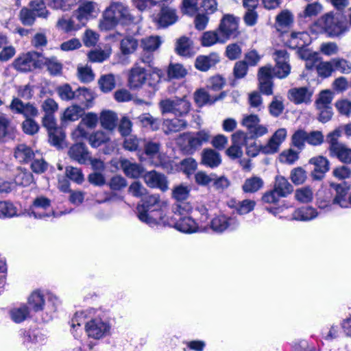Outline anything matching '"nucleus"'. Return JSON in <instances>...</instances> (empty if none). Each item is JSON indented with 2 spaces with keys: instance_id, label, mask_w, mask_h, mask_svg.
Returning <instances> with one entry per match:
<instances>
[{
  "instance_id": "a18cd8bd",
  "label": "nucleus",
  "mask_w": 351,
  "mask_h": 351,
  "mask_svg": "<svg viewBox=\"0 0 351 351\" xmlns=\"http://www.w3.org/2000/svg\"><path fill=\"white\" fill-rule=\"evenodd\" d=\"M11 319L16 323H21L29 316V308L25 305L13 308L10 311Z\"/></svg>"
},
{
  "instance_id": "69168bd1",
  "label": "nucleus",
  "mask_w": 351,
  "mask_h": 351,
  "mask_svg": "<svg viewBox=\"0 0 351 351\" xmlns=\"http://www.w3.org/2000/svg\"><path fill=\"white\" fill-rule=\"evenodd\" d=\"M33 180L32 174L26 169H20L15 177L16 183L24 186L29 185Z\"/></svg>"
},
{
  "instance_id": "58836bf2",
  "label": "nucleus",
  "mask_w": 351,
  "mask_h": 351,
  "mask_svg": "<svg viewBox=\"0 0 351 351\" xmlns=\"http://www.w3.org/2000/svg\"><path fill=\"white\" fill-rule=\"evenodd\" d=\"M309 35L306 32H292L289 40V46L293 49L306 47L308 43Z\"/></svg>"
},
{
  "instance_id": "aec40b11",
  "label": "nucleus",
  "mask_w": 351,
  "mask_h": 351,
  "mask_svg": "<svg viewBox=\"0 0 351 351\" xmlns=\"http://www.w3.org/2000/svg\"><path fill=\"white\" fill-rule=\"evenodd\" d=\"M160 13L158 14L157 22L163 27L175 23L178 20L176 10L169 4H160Z\"/></svg>"
},
{
  "instance_id": "473e14b6",
  "label": "nucleus",
  "mask_w": 351,
  "mask_h": 351,
  "mask_svg": "<svg viewBox=\"0 0 351 351\" xmlns=\"http://www.w3.org/2000/svg\"><path fill=\"white\" fill-rule=\"evenodd\" d=\"M176 51L182 56L190 57L193 56V42L188 37L182 36L176 42Z\"/></svg>"
},
{
  "instance_id": "f257e3e1",
  "label": "nucleus",
  "mask_w": 351,
  "mask_h": 351,
  "mask_svg": "<svg viewBox=\"0 0 351 351\" xmlns=\"http://www.w3.org/2000/svg\"><path fill=\"white\" fill-rule=\"evenodd\" d=\"M167 202L158 194L145 196L136 207L138 219L149 226L171 225L165 214Z\"/></svg>"
},
{
  "instance_id": "864d4df0",
  "label": "nucleus",
  "mask_w": 351,
  "mask_h": 351,
  "mask_svg": "<svg viewBox=\"0 0 351 351\" xmlns=\"http://www.w3.org/2000/svg\"><path fill=\"white\" fill-rule=\"evenodd\" d=\"M293 22V16L288 10L280 12L276 17V25L280 27H289Z\"/></svg>"
},
{
  "instance_id": "4c0bfd02",
  "label": "nucleus",
  "mask_w": 351,
  "mask_h": 351,
  "mask_svg": "<svg viewBox=\"0 0 351 351\" xmlns=\"http://www.w3.org/2000/svg\"><path fill=\"white\" fill-rule=\"evenodd\" d=\"M56 26L60 31L67 34L75 32L82 27L81 23L76 24L72 19H66L65 17L59 19Z\"/></svg>"
},
{
  "instance_id": "4468645a",
  "label": "nucleus",
  "mask_w": 351,
  "mask_h": 351,
  "mask_svg": "<svg viewBox=\"0 0 351 351\" xmlns=\"http://www.w3.org/2000/svg\"><path fill=\"white\" fill-rule=\"evenodd\" d=\"M85 330L89 337L100 339L110 333V326L100 318H95L86 324Z\"/></svg>"
},
{
  "instance_id": "09e8293b",
  "label": "nucleus",
  "mask_w": 351,
  "mask_h": 351,
  "mask_svg": "<svg viewBox=\"0 0 351 351\" xmlns=\"http://www.w3.org/2000/svg\"><path fill=\"white\" fill-rule=\"evenodd\" d=\"M256 202L251 199H244L238 202H234L232 208L235 209L239 215H245L254 210Z\"/></svg>"
},
{
  "instance_id": "423d86ee",
  "label": "nucleus",
  "mask_w": 351,
  "mask_h": 351,
  "mask_svg": "<svg viewBox=\"0 0 351 351\" xmlns=\"http://www.w3.org/2000/svg\"><path fill=\"white\" fill-rule=\"evenodd\" d=\"M340 132L335 130L327 135L326 141L329 144L328 152L331 157L337 158L343 164H351V148L339 141Z\"/></svg>"
},
{
  "instance_id": "f8f14e48",
  "label": "nucleus",
  "mask_w": 351,
  "mask_h": 351,
  "mask_svg": "<svg viewBox=\"0 0 351 351\" xmlns=\"http://www.w3.org/2000/svg\"><path fill=\"white\" fill-rule=\"evenodd\" d=\"M99 12V5L96 2L84 1L80 4L73 16L84 26L89 19L97 17Z\"/></svg>"
},
{
  "instance_id": "0e129e2a",
  "label": "nucleus",
  "mask_w": 351,
  "mask_h": 351,
  "mask_svg": "<svg viewBox=\"0 0 351 351\" xmlns=\"http://www.w3.org/2000/svg\"><path fill=\"white\" fill-rule=\"evenodd\" d=\"M133 5L139 11L144 12L160 5V0H132Z\"/></svg>"
},
{
  "instance_id": "37998d69",
  "label": "nucleus",
  "mask_w": 351,
  "mask_h": 351,
  "mask_svg": "<svg viewBox=\"0 0 351 351\" xmlns=\"http://www.w3.org/2000/svg\"><path fill=\"white\" fill-rule=\"evenodd\" d=\"M162 43L159 36H151L141 40V47L144 51L153 52L160 46Z\"/></svg>"
},
{
  "instance_id": "6e6d98bb",
  "label": "nucleus",
  "mask_w": 351,
  "mask_h": 351,
  "mask_svg": "<svg viewBox=\"0 0 351 351\" xmlns=\"http://www.w3.org/2000/svg\"><path fill=\"white\" fill-rule=\"evenodd\" d=\"M28 7L36 12L38 17L47 18L49 14V11L47 10L45 3L43 0H33L28 4Z\"/></svg>"
},
{
  "instance_id": "5fc2aeb1",
  "label": "nucleus",
  "mask_w": 351,
  "mask_h": 351,
  "mask_svg": "<svg viewBox=\"0 0 351 351\" xmlns=\"http://www.w3.org/2000/svg\"><path fill=\"white\" fill-rule=\"evenodd\" d=\"M306 142V131L302 129L296 130L291 137V143L293 147L301 151L304 148Z\"/></svg>"
},
{
  "instance_id": "72a5a7b5",
  "label": "nucleus",
  "mask_w": 351,
  "mask_h": 351,
  "mask_svg": "<svg viewBox=\"0 0 351 351\" xmlns=\"http://www.w3.org/2000/svg\"><path fill=\"white\" fill-rule=\"evenodd\" d=\"M110 141V137L109 134L101 130L93 132L88 137V143L93 148H97L103 145H106Z\"/></svg>"
},
{
  "instance_id": "603ef678",
  "label": "nucleus",
  "mask_w": 351,
  "mask_h": 351,
  "mask_svg": "<svg viewBox=\"0 0 351 351\" xmlns=\"http://www.w3.org/2000/svg\"><path fill=\"white\" fill-rule=\"evenodd\" d=\"M332 66L335 71H339L343 74L351 73V62L342 58H335L332 59Z\"/></svg>"
},
{
  "instance_id": "393cba45",
  "label": "nucleus",
  "mask_w": 351,
  "mask_h": 351,
  "mask_svg": "<svg viewBox=\"0 0 351 351\" xmlns=\"http://www.w3.org/2000/svg\"><path fill=\"white\" fill-rule=\"evenodd\" d=\"M335 190V195L332 199L333 204H337L341 208L351 206V192L348 196V189L341 184L336 185Z\"/></svg>"
},
{
  "instance_id": "6e6552de",
  "label": "nucleus",
  "mask_w": 351,
  "mask_h": 351,
  "mask_svg": "<svg viewBox=\"0 0 351 351\" xmlns=\"http://www.w3.org/2000/svg\"><path fill=\"white\" fill-rule=\"evenodd\" d=\"M210 134L208 131L202 130L195 132H186L181 135L184 141L182 149L189 154H193L200 149L202 145L210 139Z\"/></svg>"
},
{
  "instance_id": "c85d7f7f",
  "label": "nucleus",
  "mask_w": 351,
  "mask_h": 351,
  "mask_svg": "<svg viewBox=\"0 0 351 351\" xmlns=\"http://www.w3.org/2000/svg\"><path fill=\"white\" fill-rule=\"evenodd\" d=\"M221 162L220 154L212 149H205L202 153V163L207 167H218Z\"/></svg>"
},
{
  "instance_id": "052dcab7",
  "label": "nucleus",
  "mask_w": 351,
  "mask_h": 351,
  "mask_svg": "<svg viewBox=\"0 0 351 351\" xmlns=\"http://www.w3.org/2000/svg\"><path fill=\"white\" fill-rule=\"evenodd\" d=\"M295 197L301 203H308L313 199V193L311 189L302 187L295 191Z\"/></svg>"
},
{
  "instance_id": "680f3d73",
  "label": "nucleus",
  "mask_w": 351,
  "mask_h": 351,
  "mask_svg": "<svg viewBox=\"0 0 351 351\" xmlns=\"http://www.w3.org/2000/svg\"><path fill=\"white\" fill-rule=\"evenodd\" d=\"M28 303L34 311H41L45 303L43 295L38 291H34L29 296Z\"/></svg>"
},
{
  "instance_id": "bb28decb",
  "label": "nucleus",
  "mask_w": 351,
  "mask_h": 351,
  "mask_svg": "<svg viewBox=\"0 0 351 351\" xmlns=\"http://www.w3.org/2000/svg\"><path fill=\"white\" fill-rule=\"evenodd\" d=\"M120 165L124 173L131 178H137L144 172V169L141 165L132 162L128 159L121 160Z\"/></svg>"
},
{
  "instance_id": "0eeeda50",
  "label": "nucleus",
  "mask_w": 351,
  "mask_h": 351,
  "mask_svg": "<svg viewBox=\"0 0 351 351\" xmlns=\"http://www.w3.org/2000/svg\"><path fill=\"white\" fill-rule=\"evenodd\" d=\"M159 106L162 114L171 113L181 118L187 115L191 109V104L186 96L161 100Z\"/></svg>"
},
{
  "instance_id": "e433bc0d",
  "label": "nucleus",
  "mask_w": 351,
  "mask_h": 351,
  "mask_svg": "<svg viewBox=\"0 0 351 351\" xmlns=\"http://www.w3.org/2000/svg\"><path fill=\"white\" fill-rule=\"evenodd\" d=\"M84 114V108L77 105H73L64 110L61 120L63 122L75 121L82 117Z\"/></svg>"
},
{
  "instance_id": "4be33fe9",
  "label": "nucleus",
  "mask_w": 351,
  "mask_h": 351,
  "mask_svg": "<svg viewBox=\"0 0 351 351\" xmlns=\"http://www.w3.org/2000/svg\"><path fill=\"white\" fill-rule=\"evenodd\" d=\"M289 99L296 104L310 103L313 92L306 87L293 88L289 90Z\"/></svg>"
},
{
  "instance_id": "1a4fd4ad",
  "label": "nucleus",
  "mask_w": 351,
  "mask_h": 351,
  "mask_svg": "<svg viewBox=\"0 0 351 351\" xmlns=\"http://www.w3.org/2000/svg\"><path fill=\"white\" fill-rule=\"evenodd\" d=\"M41 53L36 51H29L17 57L12 63L13 67L18 71L27 73L35 69L41 68L40 60Z\"/></svg>"
},
{
  "instance_id": "f03ea898",
  "label": "nucleus",
  "mask_w": 351,
  "mask_h": 351,
  "mask_svg": "<svg viewBox=\"0 0 351 351\" xmlns=\"http://www.w3.org/2000/svg\"><path fill=\"white\" fill-rule=\"evenodd\" d=\"M135 23V17L129 6L121 1H112L103 12L99 27L101 31H108L118 25H129Z\"/></svg>"
},
{
  "instance_id": "cd10ccee",
  "label": "nucleus",
  "mask_w": 351,
  "mask_h": 351,
  "mask_svg": "<svg viewBox=\"0 0 351 351\" xmlns=\"http://www.w3.org/2000/svg\"><path fill=\"white\" fill-rule=\"evenodd\" d=\"M41 68L45 66L47 71L51 75H59L62 73V64L55 56L40 58Z\"/></svg>"
},
{
  "instance_id": "8fccbe9b",
  "label": "nucleus",
  "mask_w": 351,
  "mask_h": 351,
  "mask_svg": "<svg viewBox=\"0 0 351 351\" xmlns=\"http://www.w3.org/2000/svg\"><path fill=\"white\" fill-rule=\"evenodd\" d=\"M138 119L143 127L149 128L152 130H158L160 125V120L154 118L149 113L141 114Z\"/></svg>"
},
{
  "instance_id": "a19ab883",
  "label": "nucleus",
  "mask_w": 351,
  "mask_h": 351,
  "mask_svg": "<svg viewBox=\"0 0 351 351\" xmlns=\"http://www.w3.org/2000/svg\"><path fill=\"white\" fill-rule=\"evenodd\" d=\"M263 180L258 176H252L245 180L242 189L245 193H255L263 186Z\"/></svg>"
},
{
  "instance_id": "b1692460",
  "label": "nucleus",
  "mask_w": 351,
  "mask_h": 351,
  "mask_svg": "<svg viewBox=\"0 0 351 351\" xmlns=\"http://www.w3.org/2000/svg\"><path fill=\"white\" fill-rule=\"evenodd\" d=\"M219 62V56L215 53H210L208 56H199L195 60V68L201 71H207L215 66Z\"/></svg>"
},
{
  "instance_id": "c756f323",
  "label": "nucleus",
  "mask_w": 351,
  "mask_h": 351,
  "mask_svg": "<svg viewBox=\"0 0 351 351\" xmlns=\"http://www.w3.org/2000/svg\"><path fill=\"white\" fill-rule=\"evenodd\" d=\"M50 200L45 197H38L34 201L33 210L30 215H33L35 218L42 219L46 217H49L50 213L45 212H40L38 209L43 208L46 210L50 206Z\"/></svg>"
},
{
  "instance_id": "20e7f679",
  "label": "nucleus",
  "mask_w": 351,
  "mask_h": 351,
  "mask_svg": "<svg viewBox=\"0 0 351 351\" xmlns=\"http://www.w3.org/2000/svg\"><path fill=\"white\" fill-rule=\"evenodd\" d=\"M190 210V206L184 203H180L173 208L174 221L175 222H169L176 230L183 233L191 234L202 231V228L191 217L184 215Z\"/></svg>"
},
{
  "instance_id": "c9c22d12",
  "label": "nucleus",
  "mask_w": 351,
  "mask_h": 351,
  "mask_svg": "<svg viewBox=\"0 0 351 351\" xmlns=\"http://www.w3.org/2000/svg\"><path fill=\"white\" fill-rule=\"evenodd\" d=\"M202 45L204 47H210L216 43H224L226 41L217 29L215 31H208L203 34Z\"/></svg>"
},
{
  "instance_id": "4d7b16f0",
  "label": "nucleus",
  "mask_w": 351,
  "mask_h": 351,
  "mask_svg": "<svg viewBox=\"0 0 351 351\" xmlns=\"http://www.w3.org/2000/svg\"><path fill=\"white\" fill-rule=\"evenodd\" d=\"M100 89L104 93H108L115 87V80L112 74L102 75L98 82Z\"/></svg>"
},
{
  "instance_id": "79ce46f5",
  "label": "nucleus",
  "mask_w": 351,
  "mask_h": 351,
  "mask_svg": "<svg viewBox=\"0 0 351 351\" xmlns=\"http://www.w3.org/2000/svg\"><path fill=\"white\" fill-rule=\"evenodd\" d=\"M34 154L31 148L26 145L21 144L15 149L14 156L21 162H28L32 160Z\"/></svg>"
},
{
  "instance_id": "e2e57ef3",
  "label": "nucleus",
  "mask_w": 351,
  "mask_h": 351,
  "mask_svg": "<svg viewBox=\"0 0 351 351\" xmlns=\"http://www.w3.org/2000/svg\"><path fill=\"white\" fill-rule=\"evenodd\" d=\"M284 108L282 98L275 96L269 106V113L273 117H278L283 112Z\"/></svg>"
},
{
  "instance_id": "39448f33",
  "label": "nucleus",
  "mask_w": 351,
  "mask_h": 351,
  "mask_svg": "<svg viewBox=\"0 0 351 351\" xmlns=\"http://www.w3.org/2000/svg\"><path fill=\"white\" fill-rule=\"evenodd\" d=\"M160 80V75L158 72H153L147 75L145 69L141 66L140 62H136L130 69L128 76V86L131 89L137 90L148 82L151 87H154Z\"/></svg>"
},
{
  "instance_id": "a211bd4d",
  "label": "nucleus",
  "mask_w": 351,
  "mask_h": 351,
  "mask_svg": "<svg viewBox=\"0 0 351 351\" xmlns=\"http://www.w3.org/2000/svg\"><path fill=\"white\" fill-rule=\"evenodd\" d=\"M210 226L215 232H222L228 229L231 230L237 229L239 226V221L234 216L220 215L212 219Z\"/></svg>"
},
{
  "instance_id": "338daca9",
  "label": "nucleus",
  "mask_w": 351,
  "mask_h": 351,
  "mask_svg": "<svg viewBox=\"0 0 351 351\" xmlns=\"http://www.w3.org/2000/svg\"><path fill=\"white\" fill-rule=\"evenodd\" d=\"M160 148L161 143L158 141H148L144 144L145 153L150 158L156 156L160 153Z\"/></svg>"
},
{
  "instance_id": "dca6fc26",
  "label": "nucleus",
  "mask_w": 351,
  "mask_h": 351,
  "mask_svg": "<svg viewBox=\"0 0 351 351\" xmlns=\"http://www.w3.org/2000/svg\"><path fill=\"white\" fill-rule=\"evenodd\" d=\"M308 163L314 167L311 173L313 180H322L330 169L329 160L322 156L311 158Z\"/></svg>"
},
{
  "instance_id": "9d476101",
  "label": "nucleus",
  "mask_w": 351,
  "mask_h": 351,
  "mask_svg": "<svg viewBox=\"0 0 351 351\" xmlns=\"http://www.w3.org/2000/svg\"><path fill=\"white\" fill-rule=\"evenodd\" d=\"M239 18L232 14H225L220 21L218 31L226 42L230 38H234L239 34Z\"/></svg>"
},
{
  "instance_id": "3c124183",
  "label": "nucleus",
  "mask_w": 351,
  "mask_h": 351,
  "mask_svg": "<svg viewBox=\"0 0 351 351\" xmlns=\"http://www.w3.org/2000/svg\"><path fill=\"white\" fill-rule=\"evenodd\" d=\"M56 92L63 101H71L76 99V90H73L69 84H64L56 88Z\"/></svg>"
},
{
  "instance_id": "2eb2a0df",
  "label": "nucleus",
  "mask_w": 351,
  "mask_h": 351,
  "mask_svg": "<svg viewBox=\"0 0 351 351\" xmlns=\"http://www.w3.org/2000/svg\"><path fill=\"white\" fill-rule=\"evenodd\" d=\"M272 66L266 65L258 69V79L259 82V88L262 93L271 95L273 94V82L274 77Z\"/></svg>"
},
{
  "instance_id": "7c9ffc66",
  "label": "nucleus",
  "mask_w": 351,
  "mask_h": 351,
  "mask_svg": "<svg viewBox=\"0 0 351 351\" xmlns=\"http://www.w3.org/2000/svg\"><path fill=\"white\" fill-rule=\"evenodd\" d=\"M274 189L281 197H287L293 191V186L282 176L276 177Z\"/></svg>"
},
{
  "instance_id": "9b49d317",
  "label": "nucleus",
  "mask_w": 351,
  "mask_h": 351,
  "mask_svg": "<svg viewBox=\"0 0 351 351\" xmlns=\"http://www.w3.org/2000/svg\"><path fill=\"white\" fill-rule=\"evenodd\" d=\"M319 22L324 32L330 37L339 36L346 30L343 22L332 12L322 16Z\"/></svg>"
},
{
  "instance_id": "13d9d810",
  "label": "nucleus",
  "mask_w": 351,
  "mask_h": 351,
  "mask_svg": "<svg viewBox=\"0 0 351 351\" xmlns=\"http://www.w3.org/2000/svg\"><path fill=\"white\" fill-rule=\"evenodd\" d=\"M49 141L54 146H60L65 138V134L62 128L56 127L48 132Z\"/></svg>"
},
{
  "instance_id": "6ab92c4d",
  "label": "nucleus",
  "mask_w": 351,
  "mask_h": 351,
  "mask_svg": "<svg viewBox=\"0 0 351 351\" xmlns=\"http://www.w3.org/2000/svg\"><path fill=\"white\" fill-rule=\"evenodd\" d=\"M286 136L287 130L285 128L277 130L269 139L267 143L261 146V152L265 154H273L278 152L280 145L285 140Z\"/></svg>"
},
{
  "instance_id": "bf43d9fd",
  "label": "nucleus",
  "mask_w": 351,
  "mask_h": 351,
  "mask_svg": "<svg viewBox=\"0 0 351 351\" xmlns=\"http://www.w3.org/2000/svg\"><path fill=\"white\" fill-rule=\"evenodd\" d=\"M186 74V69L180 64H170L167 71L169 79H179L184 77Z\"/></svg>"
},
{
  "instance_id": "5701e85b",
  "label": "nucleus",
  "mask_w": 351,
  "mask_h": 351,
  "mask_svg": "<svg viewBox=\"0 0 351 351\" xmlns=\"http://www.w3.org/2000/svg\"><path fill=\"white\" fill-rule=\"evenodd\" d=\"M226 95V92H221L217 96H211L204 89H199L195 91L194 99L195 104L202 107L205 105H212L218 100L223 99Z\"/></svg>"
},
{
  "instance_id": "c03bdc74",
  "label": "nucleus",
  "mask_w": 351,
  "mask_h": 351,
  "mask_svg": "<svg viewBox=\"0 0 351 351\" xmlns=\"http://www.w3.org/2000/svg\"><path fill=\"white\" fill-rule=\"evenodd\" d=\"M45 341V338L38 330L28 331L24 333L23 343L27 348H32L30 344L42 343Z\"/></svg>"
},
{
  "instance_id": "f704fd0d",
  "label": "nucleus",
  "mask_w": 351,
  "mask_h": 351,
  "mask_svg": "<svg viewBox=\"0 0 351 351\" xmlns=\"http://www.w3.org/2000/svg\"><path fill=\"white\" fill-rule=\"evenodd\" d=\"M318 215L317 210L311 206H303L293 213V219L298 221H310Z\"/></svg>"
},
{
  "instance_id": "412c9836",
  "label": "nucleus",
  "mask_w": 351,
  "mask_h": 351,
  "mask_svg": "<svg viewBox=\"0 0 351 351\" xmlns=\"http://www.w3.org/2000/svg\"><path fill=\"white\" fill-rule=\"evenodd\" d=\"M145 182L151 188H158L162 191L168 189V182L164 174L156 171H150L143 176Z\"/></svg>"
},
{
  "instance_id": "ddd939ff",
  "label": "nucleus",
  "mask_w": 351,
  "mask_h": 351,
  "mask_svg": "<svg viewBox=\"0 0 351 351\" xmlns=\"http://www.w3.org/2000/svg\"><path fill=\"white\" fill-rule=\"evenodd\" d=\"M276 66L272 67L274 75L278 78L287 77L291 71V66L289 64V56L285 49L276 50L274 53Z\"/></svg>"
},
{
  "instance_id": "49530a36",
  "label": "nucleus",
  "mask_w": 351,
  "mask_h": 351,
  "mask_svg": "<svg viewBox=\"0 0 351 351\" xmlns=\"http://www.w3.org/2000/svg\"><path fill=\"white\" fill-rule=\"evenodd\" d=\"M19 19L21 23L25 26L32 25L38 15L34 12L29 7H23L19 12Z\"/></svg>"
},
{
  "instance_id": "7ed1b4c3",
  "label": "nucleus",
  "mask_w": 351,
  "mask_h": 351,
  "mask_svg": "<svg viewBox=\"0 0 351 351\" xmlns=\"http://www.w3.org/2000/svg\"><path fill=\"white\" fill-rule=\"evenodd\" d=\"M14 114H22L25 120L22 123L23 131L29 135H34L39 130L38 124L34 120L39 114V110L34 104L24 103L18 97H13L9 106Z\"/></svg>"
},
{
  "instance_id": "de8ad7c7",
  "label": "nucleus",
  "mask_w": 351,
  "mask_h": 351,
  "mask_svg": "<svg viewBox=\"0 0 351 351\" xmlns=\"http://www.w3.org/2000/svg\"><path fill=\"white\" fill-rule=\"evenodd\" d=\"M332 99L333 94L330 90L321 91L315 102L316 108H324L325 107L331 106Z\"/></svg>"
},
{
  "instance_id": "2f4dec72",
  "label": "nucleus",
  "mask_w": 351,
  "mask_h": 351,
  "mask_svg": "<svg viewBox=\"0 0 351 351\" xmlns=\"http://www.w3.org/2000/svg\"><path fill=\"white\" fill-rule=\"evenodd\" d=\"M118 117L116 113L110 110H105L101 113L100 123L102 128L112 132L117 125Z\"/></svg>"
},
{
  "instance_id": "f3484780",
  "label": "nucleus",
  "mask_w": 351,
  "mask_h": 351,
  "mask_svg": "<svg viewBox=\"0 0 351 351\" xmlns=\"http://www.w3.org/2000/svg\"><path fill=\"white\" fill-rule=\"evenodd\" d=\"M90 154L87 146L83 143H76L68 150L69 158L80 165H88L90 159Z\"/></svg>"
},
{
  "instance_id": "ea45409f",
  "label": "nucleus",
  "mask_w": 351,
  "mask_h": 351,
  "mask_svg": "<svg viewBox=\"0 0 351 351\" xmlns=\"http://www.w3.org/2000/svg\"><path fill=\"white\" fill-rule=\"evenodd\" d=\"M138 46V40L131 36L123 38L120 43L121 51L124 55L133 53L137 49Z\"/></svg>"
},
{
  "instance_id": "774afa93",
  "label": "nucleus",
  "mask_w": 351,
  "mask_h": 351,
  "mask_svg": "<svg viewBox=\"0 0 351 351\" xmlns=\"http://www.w3.org/2000/svg\"><path fill=\"white\" fill-rule=\"evenodd\" d=\"M77 75L80 80L83 83L90 82L95 78L93 70L88 66L78 67Z\"/></svg>"
},
{
  "instance_id": "a878e982",
  "label": "nucleus",
  "mask_w": 351,
  "mask_h": 351,
  "mask_svg": "<svg viewBox=\"0 0 351 351\" xmlns=\"http://www.w3.org/2000/svg\"><path fill=\"white\" fill-rule=\"evenodd\" d=\"M187 127V121L184 118L167 119L163 121L162 130L165 134L178 132Z\"/></svg>"
}]
</instances>
